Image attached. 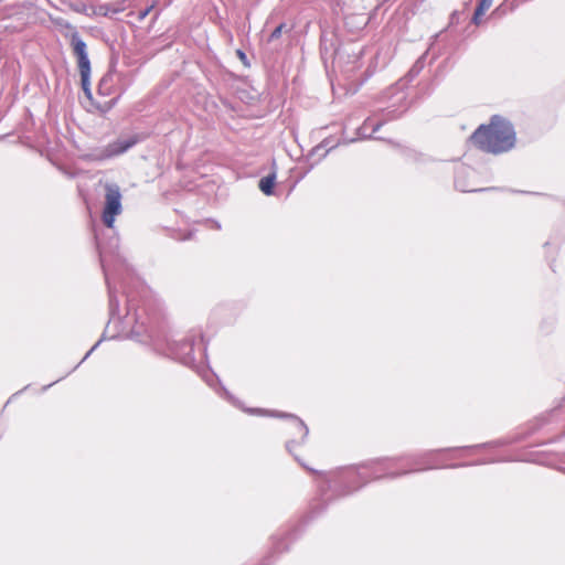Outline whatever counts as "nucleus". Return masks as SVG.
Masks as SVG:
<instances>
[{"label":"nucleus","instance_id":"1","mask_svg":"<svg viewBox=\"0 0 565 565\" xmlns=\"http://www.w3.org/2000/svg\"><path fill=\"white\" fill-rule=\"evenodd\" d=\"M100 262L105 274V279L108 287L109 292V312H110V322L115 321L119 317V300L116 295V282L117 280H120V285L124 289V294L126 296V316H125V323L127 326L131 323L139 324V320L141 319L138 308L136 306V299L134 296V292L128 287V281L132 282V277L130 274V270L125 262L118 260V264L116 265V268L110 269L107 265V260L103 252H100ZM140 324L142 326L143 322L141 321Z\"/></svg>","mask_w":565,"mask_h":565},{"label":"nucleus","instance_id":"2","mask_svg":"<svg viewBox=\"0 0 565 565\" xmlns=\"http://www.w3.org/2000/svg\"><path fill=\"white\" fill-rule=\"evenodd\" d=\"M471 139L481 150L499 154L514 147L515 131L509 120L493 116L489 125H481L472 134Z\"/></svg>","mask_w":565,"mask_h":565},{"label":"nucleus","instance_id":"3","mask_svg":"<svg viewBox=\"0 0 565 565\" xmlns=\"http://www.w3.org/2000/svg\"><path fill=\"white\" fill-rule=\"evenodd\" d=\"M391 461L387 460H381V461H372L365 465H362L355 469H349L340 473L335 482L338 483H351L355 481H360V484L358 486H348L345 489H342L339 491L340 495L349 494L359 488H361L363 484H365L369 479L372 477L374 479L388 477V478H395L402 475H406L413 471H420L425 469H431L436 468L437 466L434 463H427L426 467L417 468V469H408L401 472H385L391 466Z\"/></svg>","mask_w":565,"mask_h":565},{"label":"nucleus","instance_id":"4","mask_svg":"<svg viewBox=\"0 0 565 565\" xmlns=\"http://www.w3.org/2000/svg\"><path fill=\"white\" fill-rule=\"evenodd\" d=\"M73 53L77 58V66L81 75L82 89L87 98H92L90 92V62L88 58L87 46L78 33H73L71 38Z\"/></svg>","mask_w":565,"mask_h":565},{"label":"nucleus","instance_id":"5","mask_svg":"<svg viewBox=\"0 0 565 565\" xmlns=\"http://www.w3.org/2000/svg\"><path fill=\"white\" fill-rule=\"evenodd\" d=\"M105 205L103 210V222L108 228H113L115 218L122 212L120 189L115 183L105 185Z\"/></svg>","mask_w":565,"mask_h":565},{"label":"nucleus","instance_id":"6","mask_svg":"<svg viewBox=\"0 0 565 565\" xmlns=\"http://www.w3.org/2000/svg\"><path fill=\"white\" fill-rule=\"evenodd\" d=\"M143 137L139 134H134L126 137H120L117 140L108 143L104 149L95 154V159L97 160H106L113 157L119 156L128 151L139 141H141Z\"/></svg>","mask_w":565,"mask_h":565},{"label":"nucleus","instance_id":"7","mask_svg":"<svg viewBox=\"0 0 565 565\" xmlns=\"http://www.w3.org/2000/svg\"><path fill=\"white\" fill-rule=\"evenodd\" d=\"M247 412L250 414L269 415V412H267L265 409H260V408L248 409ZM270 415L277 416V417L289 418L292 428H295L298 431L301 440H305L306 437L308 436L309 429H308L307 425L297 416H295L292 414H286V413H275V414L270 413Z\"/></svg>","mask_w":565,"mask_h":565},{"label":"nucleus","instance_id":"8","mask_svg":"<svg viewBox=\"0 0 565 565\" xmlns=\"http://www.w3.org/2000/svg\"><path fill=\"white\" fill-rule=\"evenodd\" d=\"M194 338H186L177 344L174 350L175 356L184 364H189L193 362V348H194Z\"/></svg>","mask_w":565,"mask_h":565},{"label":"nucleus","instance_id":"9","mask_svg":"<svg viewBox=\"0 0 565 565\" xmlns=\"http://www.w3.org/2000/svg\"><path fill=\"white\" fill-rule=\"evenodd\" d=\"M473 175V170L467 167H459L455 177V186L461 192H478L484 189H477L468 184L465 179Z\"/></svg>","mask_w":565,"mask_h":565},{"label":"nucleus","instance_id":"10","mask_svg":"<svg viewBox=\"0 0 565 565\" xmlns=\"http://www.w3.org/2000/svg\"><path fill=\"white\" fill-rule=\"evenodd\" d=\"M385 122V120H379L376 122H373V118L369 117L364 120L361 127L358 128V136L359 139H367V138H374L379 139L377 137H374L373 135L382 127V125Z\"/></svg>","mask_w":565,"mask_h":565},{"label":"nucleus","instance_id":"11","mask_svg":"<svg viewBox=\"0 0 565 565\" xmlns=\"http://www.w3.org/2000/svg\"><path fill=\"white\" fill-rule=\"evenodd\" d=\"M113 73H106L98 83V93L103 96H109L113 94Z\"/></svg>","mask_w":565,"mask_h":565},{"label":"nucleus","instance_id":"12","mask_svg":"<svg viewBox=\"0 0 565 565\" xmlns=\"http://www.w3.org/2000/svg\"><path fill=\"white\" fill-rule=\"evenodd\" d=\"M275 181H276V174L271 173V174H268V175L262 178L259 180L258 186L264 194L270 195V194H273Z\"/></svg>","mask_w":565,"mask_h":565},{"label":"nucleus","instance_id":"13","mask_svg":"<svg viewBox=\"0 0 565 565\" xmlns=\"http://www.w3.org/2000/svg\"><path fill=\"white\" fill-rule=\"evenodd\" d=\"M493 0H480L478 7L475 10L472 22L475 24H479L481 21L482 15L486 13V11L492 6Z\"/></svg>","mask_w":565,"mask_h":565},{"label":"nucleus","instance_id":"14","mask_svg":"<svg viewBox=\"0 0 565 565\" xmlns=\"http://www.w3.org/2000/svg\"><path fill=\"white\" fill-rule=\"evenodd\" d=\"M285 28H286L285 23H280L279 25H277L274 29V31L270 33L268 41L274 42V41L278 40L281 36V33L285 30Z\"/></svg>","mask_w":565,"mask_h":565},{"label":"nucleus","instance_id":"15","mask_svg":"<svg viewBox=\"0 0 565 565\" xmlns=\"http://www.w3.org/2000/svg\"><path fill=\"white\" fill-rule=\"evenodd\" d=\"M152 9H153V6H150V7L146 8L145 10L140 11L139 12V20H143L150 13V11Z\"/></svg>","mask_w":565,"mask_h":565},{"label":"nucleus","instance_id":"16","mask_svg":"<svg viewBox=\"0 0 565 565\" xmlns=\"http://www.w3.org/2000/svg\"><path fill=\"white\" fill-rule=\"evenodd\" d=\"M102 340H99L97 343H95L94 347H92V349L85 354V356L82 359V361L75 366V369L82 363L84 362L90 354L99 345Z\"/></svg>","mask_w":565,"mask_h":565},{"label":"nucleus","instance_id":"17","mask_svg":"<svg viewBox=\"0 0 565 565\" xmlns=\"http://www.w3.org/2000/svg\"><path fill=\"white\" fill-rule=\"evenodd\" d=\"M223 391V396L228 399L231 403H233L234 405H237L235 398L230 394V392H227L225 388H222Z\"/></svg>","mask_w":565,"mask_h":565},{"label":"nucleus","instance_id":"18","mask_svg":"<svg viewBox=\"0 0 565 565\" xmlns=\"http://www.w3.org/2000/svg\"><path fill=\"white\" fill-rule=\"evenodd\" d=\"M294 444H295V440H289V441L286 444V448H287V450H288L290 454H292V451H294V447L296 446V445H294Z\"/></svg>","mask_w":565,"mask_h":565},{"label":"nucleus","instance_id":"19","mask_svg":"<svg viewBox=\"0 0 565 565\" xmlns=\"http://www.w3.org/2000/svg\"><path fill=\"white\" fill-rule=\"evenodd\" d=\"M326 146H327V145H324V143H321V145L317 146V147L313 149V152H318L319 150L324 149V148H326Z\"/></svg>","mask_w":565,"mask_h":565},{"label":"nucleus","instance_id":"20","mask_svg":"<svg viewBox=\"0 0 565 565\" xmlns=\"http://www.w3.org/2000/svg\"><path fill=\"white\" fill-rule=\"evenodd\" d=\"M237 54H238L239 58H242V60L246 58L245 53H243L242 51H237Z\"/></svg>","mask_w":565,"mask_h":565},{"label":"nucleus","instance_id":"21","mask_svg":"<svg viewBox=\"0 0 565 565\" xmlns=\"http://www.w3.org/2000/svg\"><path fill=\"white\" fill-rule=\"evenodd\" d=\"M132 332L136 333V334H140L141 330L138 327H134L132 328Z\"/></svg>","mask_w":565,"mask_h":565},{"label":"nucleus","instance_id":"22","mask_svg":"<svg viewBox=\"0 0 565 565\" xmlns=\"http://www.w3.org/2000/svg\"><path fill=\"white\" fill-rule=\"evenodd\" d=\"M213 224H214V227H215V228H217V230H220V228H221V225H220L217 222H213Z\"/></svg>","mask_w":565,"mask_h":565},{"label":"nucleus","instance_id":"23","mask_svg":"<svg viewBox=\"0 0 565 565\" xmlns=\"http://www.w3.org/2000/svg\"><path fill=\"white\" fill-rule=\"evenodd\" d=\"M52 385H53V383L52 384H47V386H44L43 390H46L47 387H51Z\"/></svg>","mask_w":565,"mask_h":565},{"label":"nucleus","instance_id":"24","mask_svg":"<svg viewBox=\"0 0 565 565\" xmlns=\"http://www.w3.org/2000/svg\"><path fill=\"white\" fill-rule=\"evenodd\" d=\"M292 457H295V460H299L298 457L296 456V454L292 452Z\"/></svg>","mask_w":565,"mask_h":565},{"label":"nucleus","instance_id":"25","mask_svg":"<svg viewBox=\"0 0 565 565\" xmlns=\"http://www.w3.org/2000/svg\"><path fill=\"white\" fill-rule=\"evenodd\" d=\"M292 457H295V460H299L298 457L296 456V454L292 452Z\"/></svg>","mask_w":565,"mask_h":565},{"label":"nucleus","instance_id":"26","mask_svg":"<svg viewBox=\"0 0 565 565\" xmlns=\"http://www.w3.org/2000/svg\"><path fill=\"white\" fill-rule=\"evenodd\" d=\"M298 463H300L301 467H305V463L301 462V460H298Z\"/></svg>","mask_w":565,"mask_h":565},{"label":"nucleus","instance_id":"27","mask_svg":"<svg viewBox=\"0 0 565 565\" xmlns=\"http://www.w3.org/2000/svg\"><path fill=\"white\" fill-rule=\"evenodd\" d=\"M298 463H300L301 467H305V463L301 462V460H298Z\"/></svg>","mask_w":565,"mask_h":565},{"label":"nucleus","instance_id":"28","mask_svg":"<svg viewBox=\"0 0 565 565\" xmlns=\"http://www.w3.org/2000/svg\"><path fill=\"white\" fill-rule=\"evenodd\" d=\"M298 463H300L301 467H305V463L301 462V460H298Z\"/></svg>","mask_w":565,"mask_h":565},{"label":"nucleus","instance_id":"29","mask_svg":"<svg viewBox=\"0 0 565 565\" xmlns=\"http://www.w3.org/2000/svg\"><path fill=\"white\" fill-rule=\"evenodd\" d=\"M328 152H329V149H326L323 152V156H327Z\"/></svg>","mask_w":565,"mask_h":565},{"label":"nucleus","instance_id":"30","mask_svg":"<svg viewBox=\"0 0 565 565\" xmlns=\"http://www.w3.org/2000/svg\"><path fill=\"white\" fill-rule=\"evenodd\" d=\"M328 152H329V149H326L323 152V156H327Z\"/></svg>","mask_w":565,"mask_h":565},{"label":"nucleus","instance_id":"31","mask_svg":"<svg viewBox=\"0 0 565 565\" xmlns=\"http://www.w3.org/2000/svg\"><path fill=\"white\" fill-rule=\"evenodd\" d=\"M328 152H329V149H326L323 152V156H327Z\"/></svg>","mask_w":565,"mask_h":565}]
</instances>
